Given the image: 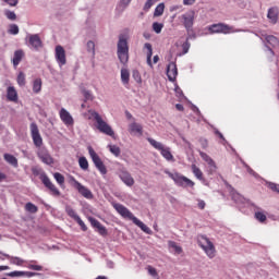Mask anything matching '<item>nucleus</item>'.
I'll use <instances>...</instances> for the list:
<instances>
[{"label":"nucleus","mask_w":279,"mask_h":279,"mask_svg":"<svg viewBox=\"0 0 279 279\" xmlns=\"http://www.w3.org/2000/svg\"><path fill=\"white\" fill-rule=\"evenodd\" d=\"M113 208L114 210H117V213H119V215H121V217H123V219H129L130 221H133V223L137 226V228H141V230L145 232V234H151V229H149V227H147L143 223V221L136 218L134 214H132V211L128 209V207L123 206L122 204L114 203Z\"/></svg>","instance_id":"f257e3e1"},{"label":"nucleus","mask_w":279,"mask_h":279,"mask_svg":"<svg viewBox=\"0 0 279 279\" xmlns=\"http://www.w3.org/2000/svg\"><path fill=\"white\" fill-rule=\"evenodd\" d=\"M32 173L35 177H39V180H41L44 186L48 189V191H50L51 195H53L54 197H60V190H58L56 184L51 182V179H49L47 173H45V171L41 170L40 167L34 166L32 168Z\"/></svg>","instance_id":"f03ea898"},{"label":"nucleus","mask_w":279,"mask_h":279,"mask_svg":"<svg viewBox=\"0 0 279 279\" xmlns=\"http://www.w3.org/2000/svg\"><path fill=\"white\" fill-rule=\"evenodd\" d=\"M117 56L123 66L130 62V46L128 45V37L123 34L119 36Z\"/></svg>","instance_id":"7ed1b4c3"},{"label":"nucleus","mask_w":279,"mask_h":279,"mask_svg":"<svg viewBox=\"0 0 279 279\" xmlns=\"http://www.w3.org/2000/svg\"><path fill=\"white\" fill-rule=\"evenodd\" d=\"M90 117L96 121V128L98 131L101 132V134H106L107 136H114V131L112 130V126L108 124L106 121H104V118L99 114L97 111H89Z\"/></svg>","instance_id":"20e7f679"},{"label":"nucleus","mask_w":279,"mask_h":279,"mask_svg":"<svg viewBox=\"0 0 279 279\" xmlns=\"http://www.w3.org/2000/svg\"><path fill=\"white\" fill-rule=\"evenodd\" d=\"M181 25H183L185 32L191 34L193 32V25H195V11L190 10L179 16Z\"/></svg>","instance_id":"39448f33"},{"label":"nucleus","mask_w":279,"mask_h":279,"mask_svg":"<svg viewBox=\"0 0 279 279\" xmlns=\"http://www.w3.org/2000/svg\"><path fill=\"white\" fill-rule=\"evenodd\" d=\"M165 173L171 179L173 180V182L178 185V186H190L191 189H193V186H195V182H193L191 179L180 174L179 172H171L169 170H165Z\"/></svg>","instance_id":"423d86ee"},{"label":"nucleus","mask_w":279,"mask_h":279,"mask_svg":"<svg viewBox=\"0 0 279 279\" xmlns=\"http://www.w3.org/2000/svg\"><path fill=\"white\" fill-rule=\"evenodd\" d=\"M147 141L149 142V145H151V147H154V149H157L158 151H160L161 156L163 158H166L168 161H173V154H171V148L169 147H165V144L148 137Z\"/></svg>","instance_id":"0eeeda50"},{"label":"nucleus","mask_w":279,"mask_h":279,"mask_svg":"<svg viewBox=\"0 0 279 279\" xmlns=\"http://www.w3.org/2000/svg\"><path fill=\"white\" fill-rule=\"evenodd\" d=\"M197 242L199 247L204 250L208 258H215V244H213L211 241L208 238H206V235H199L197 238Z\"/></svg>","instance_id":"6e6552de"},{"label":"nucleus","mask_w":279,"mask_h":279,"mask_svg":"<svg viewBox=\"0 0 279 279\" xmlns=\"http://www.w3.org/2000/svg\"><path fill=\"white\" fill-rule=\"evenodd\" d=\"M70 182L72 186H74L76 191L80 193V195L85 197V199H93V192L88 187L82 185V183H80V181H77L75 177H71Z\"/></svg>","instance_id":"1a4fd4ad"},{"label":"nucleus","mask_w":279,"mask_h":279,"mask_svg":"<svg viewBox=\"0 0 279 279\" xmlns=\"http://www.w3.org/2000/svg\"><path fill=\"white\" fill-rule=\"evenodd\" d=\"M208 31L210 34H234V27L223 23L213 24Z\"/></svg>","instance_id":"9d476101"},{"label":"nucleus","mask_w":279,"mask_h":279,"mask_svg":"<svg viewBox=\"0 0 279 279\" xmlns=\"http://www.w3.org/2000/svg\"><path fill=\"white\" fill-rule=\"evenodd\" d=\"M31 136L33 138V143L35 147L39 149L43 147V136H40V131L38 130V124L31 123Z\"/></svg>","instance_id":"9b49d317"},{"label":"nucleus","mask_w":279,"mask_h":279,"mask_svg":"<svg viewBox=\"0 0 279 279\" xmlns=\"http://www.w3.org/2000/svg\"><path fill=\"white\" fill-rule=\"evenodd\" d=\"M54 58L59 66H64L66 64V50L62 46H56Z\"/></svg>","instance_id":"f8f14e48"},{"label":"nucleus","mask_w":279,"mask_h":279,"mask_svg":"<svg viewBox=\"0 0 279 279\" xmlns=\"http://www.w3.org/2000/svg\"><path fill=\"white\" fill-rule=\"evenodd\" d=\"M37 157L41 162H44V165H53V157H51V154H49V150L45 147L38 148Z\"/></svg>","instance_id":"ddd939ff"},{"label":"nucleus","mask_w":279,"mask_h":279,"mask_svg":"<svg viewBox=\"0 0 279 279\" xmlns=\"http://www.w3.org/2000/svg\"><path fill=\"white\" fill-rule=\"evenodd\" d=\"M167 75L170 82H175L178 77V65L175 62H170L167 66Z\"/></svg>","instance_id":"4468645a"},{"label":"nucleus","mask_w":279,"mask_h":279,"mask_svg":"<svg viewBox=\"0 0 279 279\" xmlns=\"http://www.w3.org/2000/svg\"><path fill=\"white\" fill-rule=\"evenodd\" d=\"M61 121L64 123V125H73L74 120L73 116L66 111V109L62 108L59 112Z\"/></svg>","instance_id":"2eb2a0df"},{"label":"nucleus","mask_w":279,"mask_h":279,"mask_svg":"<svg viewBox=\"0 0 279 279\" xmlns=\"http://www.w3.org/2000/svg\"><path fill=\"white\" fill-rule=\"evenodd\" d=\"M119 178L126 186H134V178H132L130 172L121 171Z\"/></svg>","instance_id":"dca6fc26"},{"label":"nucleus","mask_w":279,"mask_h":279,"mask_svg":"<svg viewBox=\"0 0 279 279\" xmlns=\"http://www.w3.org/2000/svg\"><path fill=\"white\" fill-rule=\"evenodd\" d=\"M28 43L33 49H36V51L39 50L40 47H43V40H40V36L38 35H31Z\"/></svg>","instance_id":"f3484780"},{"label":"nucleus","mask_w":279,"mask_h":279,"mask_svg":"<svg viewBox=\"0 0 279 279\" xmlns=\"http://www.w3.org/2000/svg\"><path fill=\"white\" fill-rule=\"evenodd\" d=\"M278 8L272 7L268 10V14H267V19H269L270 23H272V25H276V23H278Z\"/></svg>","instance_id":"a211bd4d"},{"label":"nucleus","mask_w":279,"mask_h":279,"mask_svg":"<svg viewBox=\"0 0 279 279\" xmlns=\"http://www.w3.org/2000/svg\"><path fill=\"white\" fill-rule=\"evenodd\" d=\"M7 98L9 101H19V93L16 92V88H14V86L8 87Z\"/></svg>","instance_id":"6ab92c4d"},{"label":"nucleus","mask_w":279,"mask_h":279,"mask_svg":"<svg viewBox=\"0 0 279 279\" xmlns=\"http://www.w3.org/2000/svg\"><path fill=\"white\" fill-rule=\"evenodd\" d=\"M23 58H25V52H23V50H16L14 52L12 62L15 69L16 66H19V64H21V61L23 60Z\"/></svg>","instance_id":"aec40b11"},{"label":"nucleus","mask_w":279,"mask_h":279,"mask_svg":"<svg viewBox=\"0 0 279 279\" xmlns=\"http://www.w3.org/2000/svg\"><path fill=\"white\" fill-rule=\"evenodd\" d=\"M88 154L95 165V167L101 165L104 161L101 160V158L99 157V155H97V153L95 151V149H93L90 146H88Z\"/></svg>","instance_id":"412c9836"},{"label":"nucleus","mask_w":279,"mask_h":279,"mask_svg":"<svg viewBox=\"0 0 279 279\" xmlns=\"http://www.w3.org/2000/svg\"><path fill=\"white\" fill-rule=\"evenodd\" d=\"M144 49H146V56H147V59H146V62L148 64V66H154V64L151 63V56H154V48L151 47V44L149 43H146L144 45Z\"/></svg>","instance_id":"4be33fe9"},{"label":"nucleus","mask_w":279,"mask_h":279,"mask_svg":"<svg viewBox=\"0 0 279 279\" xmlns=\"http://www.w3.org/2000/svg\"><path fill=\"white\" fill-rule=\"evenodd\" d=\"M129 132L130 134H140V136L143 135V126L136 122H133L129 125Z\"/></svg>","instance_id":"5701e85b"},{"label":"nucleus","mask_w":279,"mask_h":279,"mask_svg":"<svg viewBox=\"0 0 279 279\" xmlns=\"http://www.w3.org/2000/svg\"><path fill=\"white\" fill-rule=\"evenodd\" d=\"M0 255H2L4 258H8L12 265L21 266L23 263H25V260L21 259V257L10 256L9 254L2 252H0Z\"/></svg>","instance_id":"b1692460"},{"label":"nucleus","mask_w":279,"mask_h":279,"mask_svg":"<svg viewBox=\"0 0 279 279\" xmlns=\"http://www.w3.org/2000/svg\"><path fill=\"white\" fill-rule=\"evenodd\" d=\"M264 40H266L267 45H270V47H278L279 40L278 37L274 35H263Z\"/></svg>","instance_id":"393cba45"},{"label":"nucleus","mask_w":279,"mask_h":279,"mask_svg":"<svg viewBox=\"0 0 279 279\" xmlns=\"http://www.w3.org/2000/svg\"><path fill=\"white\" fill-rule=\"evenodd\" d=\"M192 173L195 175L196 180L204 181V172H202V169L197 167V165L193 163L191 166Z\"/></svg>","instance_id":"a878e982"},{"label":"nucleus","mask_w":279,"mask_h":279,"mask_svg":"<svg viewBox=\"0 0 279 279\" xmlns=\"http://www.w3.org/2000/svg\"><path fill=\"white\" fill-rule=\"evenodd\" d=\"M121 82L124 85L130 84V70H128L126 68L121 69Z\"/></svg>","instance_id":"bb28decb"},{"label":"nucleus","mask_w":279,"mask_h":279,"mask_svg":"<svg viewBox=\"0 0 279 279\" xmlns=\"http://www.w3.org/2000/svg\"><path fill=\"white\" fill-rule=\"evenodd\" d=\"M43 90V80L41 78H35L33 82V93L35 95H38Z\"/></svg>","instance_id":"cd10ccee"},{"label":"nucleus","mask_w":279,"mask_h":279,"mask_svg":"<svg viewBox=\"0 0 279 279\" xmlns=\"http://www.w3.org/2000/svg\"><path fill=\"white\" fill-rule=\"evenodd\" d=\"M4 160L9 162V165H12V167H19V159H16L14 155L4 154Z\"/></svg>","instance_id":"c85d7f7f"},{"label":"nucleus","mask_w":279,"mask_h":279,"mask_svg":"<svg viewBox=\"0 0 279 279\" xmlns=\"http://www.w3.org/2000/svg\"><path fill=\"white\" fill-rule=\"evenodd\" d=\"M201 158H203V160H205V162H207V165H209V167H217L215 166V160H213V158H210V156H208V154L206 153H199Z\"/></svg>","instance_id":"c756f323"},{"label":"nucleus","mask_w":279,"mask_h":279,"mask_svg":"<svg viewBox=\"0 0 279 279\" xmlns=\"http://www.w3.org/2000/svg\"><path fill=\"white\" fill-rule=\"evenodd\" d=\"M25 210H26V213L36 215V213H38V206L34 205L33 203H26Z\"/></svg>","instance_id":"7c9ffc66"},{"label":"nucleus","mask_w":279,"mask_h":279,"mask_svg":"<svg viewBox=\"0 0 279 279\" xmlns=\"http://www.w3.org/2000/svg\"><path fill=\"white\" fill-rule=\"evenodd\" d=\"M65 213L71 217V219H74V221H76V219H80V216L71 206L65 207Z\"/></svg>","instance_id":"2f4dec72"},{"label":"nucleus","mask_w":279,"mask_h":279,"mask_svg":"<svg viewBox=\"0 0 279 279\" xmlns=\"http://www.w3.org/2000/svg\"><path fill=\"white\" fill-rule=\"evenodd\" d=\"M53 178L56 182L59 184V186H64V175L60 172L53 173Z\"/></svg>","instance_id":"473e14b6"},{"label":"nucleus","mask_w":279,"mask_h":279,"mask_svg":"<svg viewBox=\"0 0 279 279\" xmlns=\"http://www.w3.org/2000/svg\"><path fill=\"white\" fill-rule=\"evenodd\" d=\"M165 14V3H159L154 12V16H162Z\"/></svg>","instance_id":"72a5a7b5"},{"label":"nucleus","mask_w":279,"mask_h":279,"mask_svg":"<svg viewBox=\"0 0 279 279\" xmlns=\"http://www.w3.org/2000/svg\"><path fill=\"white\" fill-rule=\"evenodd\" d=\"M108 148H109V151H111V154H113V156H117V157L121 156V148L119 146L109 145Z\"/></svg>","instance_id":"f704fd0d"},{"label":"nucleus","mask_w":279,"mask_h":279,"mask_svg":"<svg viewBox=\"0 0 279 279\" xmlns=\"http://www.w3.org/2000/svg\"><path fill=\"white\" fill-rule=\"evenodd\" d=\"M255 219H257L259 223H265L267 221V216L263 211H256Z\"/></svg>","instance_id":"c9c22d12"},{"label":"nucleus","mask_w":279,"mask_h":279,"mask_svg":"<svg viewBox=\"0 0 279 279\" xmlns=\"http://www.w3.org/2000/svg\"><path fill=\"white\" fill-rule=\"evenodd\" d=\"M78 165H80L81 169H83V171L88 170V159H86V157H81L78 159Z\"/></svg>","instance_id":"e433bc0d"},{"label":"nucleus","mask_w":279,"mask_h":279,"mask_svg":"<svg viewBox=\"0 0 279 279\" xmlns=\"http://www.w3.org/2000/svg\"><path fill=\"white\" fill-rule=\"evenodd\" d=\"M168 245H169V247H171L172 250H174V252H175L177 254H182V248H181V246L178 245V243H175V242H173V241H169V242H168Z\"/></svg>","instance_id":"4c0bfd02"},{"label":"nucleus","mask_w":279,"mask_h":279,"mask_svg":"<svg viewBox=\"0 0 279 279\" xmlns=\"http://www.w3.org/2000/svg\"><path fill=\"white\" fill-rule=\"evenodd\" d=\"M16 82H17L19 86H25V84L27 83L25 81V73L20 72L17 75V78H16Z\"/></svg>","instance_id":"58836bf2"},{"label":"nucleus","mask_w":279,"mask_h":279,"mask_svg":"<svg viewBox=\"0 0 279 279\" xmlns=\"http://www.w3.org/2000/svg\"><path fill=\"white\" fill-rule=\"evenodd\" d=\"M165 27L163 24L155 22L153 23V29L156 34H160V32H162V28Z\"/></svg>","instance_id":"ea45409f"},{"label":"nucleus","mask_w":279,"mask_h":279,"mask_svg":"<svg viewBox=\"0 0 279 279\" xmlns=\"http://www.w3.org/2000/svg\"><path fill=\"white\" fill-rule=\"evenodd\" d=\"M132 77L137 84H142L143 78L141 77V72H138V70L133 71Z\"/></svg>","instance_id":"a19ab883"},{"label":"nucleus","mask_w":279,"mask_h":279,"mask_svg":"<svg viewBox=\"0 0 279 279\" xmlns=\"http://www.w3.org/2000/svg\"><path fill=\"white\" fill-rule=\"evenodd\" d=\"M96 231L99 232L101 236H106L108 234V229H106L101 223L97 227Z\"/></svg>","instance_id":"79ce46f5"},{"label":"nucleus","mask_w":279,"mask_h":279,"mask_svg":"<svg viewBox=\"0 0 279 279\" xmlns=\"http://www.w3.org/2000/svg\"><path fill=\"white\" fill-rule=\"evenodd\" d=\"M96 231L99 232L101 236H106L108 234V229H106L101 223L97 227Z\"/></svg>","instance_id":"37998d69"},{"label":"nucleus","mask_w":279,"mask_h":279,"mask_svg":"<svg viewBox=\"0 0 279 279\" xmlns=\"http://www.w3.org/2000/svg\"><path fill=\"white\" fill-rule=\"evenodd\" d=\"M9 33L12 34L13 36H16V34H19V25L11 24L9 26Z\"/></svg>","instance_id":"c03bdc74"},{"label":"nucleus","mask_w":279,"mask_h":279,"mask_svg":"<svg viewBox=\"0 0 279 279\" xmlns=\"http://www.w3.org/2000/svg\"><path fill=\"white\" fill-rule=\"evenodd\" d=\"M82 93L85 101H93V94L90 93V90L83 89Z\"/></svg>","instance_id":"a18cd8bd"},{"label":"nucleus","mask_w":279,"mask_h":279,"mask_svg":"<svg viewBox=\"0 0 279 279\" xmlns=\"http://www.w3.org/2000/svg\"><path fill=\"white\" fill-rule=\"evenodd\" d=\"M96 169H98L101 175H106V173H108V169L106 168V165H104V162L96 166Z\"/></svg>","instance_id":"49530a36"},{"label":"nucleus","mask_w":279,"mask_h":279,"mask_svg":"<svg viewBox=\"0 0 279 279\" xmlns=\"http://www.w3.org/2000/svg\"><path fill=\"white\" fill-rule=\"evenodd\" d=\"M87 51L92 53V56H95V41L87 43Z\"/></svg>","instance_id":"de8ad7c7"},{"label":"nucleus","mask_w":279,"mask_h":279,"mask_svg":"<svg viewBox=\"0 0 279 279\" xmlns=\"http://www.w3.org/2000/svg\"><path fill=\"white\" fill-rule=\"evenodd\" d=\"M5 16L9 21H16V13L14 11H7Z\"/></svg>","instance_id":"09e8293b"},{"label":"nucleus","mask_w":279,"mask_h":279,"mask_svg":"<svg viewBox=\"0 0 279 279\" xmlns=\"http://www.w3.org/2000/svg\"><path fill=\"white\" fill-rule=\"evenodd\" d=\"M75 221L76 223H78L83 232H86V230H88V227H86V223H84V220H82V218H77Z\"/></svg>","instance_id":"8fccbe9b"},{"label":"nucleus","mask_w":279,"mask_h":279,"mask_svg":"<svg viewBox=\"0 0 279 279\" xmlns=\"http://www.w3.org/2000/svg\"><path fill=\"white\" fill-rule=\"evenodd\" d=\"M88 221L90 222V225H92L95 229H97L98 226L101 225V222H99V220H97V219H95V218H93V217H89V218H88Z\"/></svg>","instance_id":"3c124183"},{"label":"nucleus","mask_w":279,"mask_h":279,"mask_svg":"<svg viewBox=\"0 0 279 279\" xmlns=\"http://www.w3.org/2000/svg\"><path fill=\"white\" fill-rule=\"evenodd\" d=\"M28 269H33V271H43V266L40 265H34V264H29Z\"/></svg>","instance_id":"603ef678"},{"label":"nucleus","mask_w":279,"mask_h":279,"mask_svg":"<svg viewBox=\"0 0 279 279\" xmlns=\"http://www.w3.org/2000/svg\"><path fill=\"white\" fill-rule=\"evenodd\" d=\"M8 276H10V278H19V277L23 276V272L22 271H12V272H9Z\"/></svg>","instance_id":"864d4df0"},{"label":"nucleus","mask_w":279,"mask_h":279,"mask_svg":"<svg viewBox=\"0 0 279 279\" xmlns=\"http://www.w3.org/2000/svg\"><path fill=\"white\" fill-rule=\"evenodd\" d=\"M182 49H183V53H189V49H191V44H189V41H185L182 45Z\"/></svg>","instance_id":"5fc2aeb1"},{"label":"nucleus","mask_w":279,"mask_h":279,"mask_svg":"<svg viewBox=\"0 0 279 279\" xmlns=\"http://www.w3.org/2000/svg\"><path fill=\"white\" fill-rule=\"evenodd\" d=\"M148 274H150V276H158V271L156 270V268L148 266Z\"/></svg>","instance_id":"6e6d98bb"},{"label":"nucleus","mask_w":279,"mask_h":279,"mask_svg":"<svg viewBox=\"0 0 279 279\" xmlns=\"http://www.w3.org/2000/svg\"><path fill=\"white\" fill-rule=\"evenodd\" d=\"M3 1L11 7H15L19 4V0H3Z\"/></svg>","instance_id":"4d7b16f0"},{"label":"nucleus","mask_w":279,"mask_h":279,"mask_svg":"<svg viewBox=\"0 0 279 279\" xmlns=\"http://www.w3.org/2000/svg\"><path fill=\"white\" fill-rule=\"evenodd\" d=\"M24 276L27 278H34V276H38V272L24 271Z\"/></svg>","instance_id":"13d9d810"},{"label":"nucleus","mask_w":279,"mask_h":279,"mask_svg":"<svg viewBox=\"0 0 279 279\" xmlns=\"http://www.w3.org/2000/svg\"><path fill=\"white\" fill-rule=\"evenodd\" d=\"M198 208H199L201 210H204V208H206V202H204V201H198Z\"/></svg>","instance_id":"bf43d9fd"},{"label":"nucleus","mask_w":279,"mask_h":279,"mask_svg":"<svg viewBox=\"0 0 279 279\" xmlns=\"http://www.w3.org/2000/svg\"><path fill=\"white\" fill-rule=\"evenodd\" d=\"M175 109L179 110V112H184V106L182 104H177Z\"/></svg>","instance_id":"052dcab7"},{"label":"nucleus","mask_w":279,"mask_h":279,"mask_svg":"<svg viewBox=\"0 0 279 279\" xmlns=\"http://www.w3.org/2000/svg\"><path fill=\"white\" fill-rule=\"evenodd\" d=\"M195 0H183V5H193Z\"/></svg>","instance_id":"680f3d73"},{"label":"nucleus","mask_w":279,"mask_h":279,"mask_svg":"<svg viewBox=\"0 0 279 279\" xmlns=\"http://www.w3.org/2000/svg\"><path fill=\"white\" fill-rule=\"evenodd\" d=\"M129 3H132V0H121V4L124 7V8H128V4Z\"/></svg>","instance_id":"e2e57ef3"},{"label":"nucleus","mask_w":279,"mask_h":279,"mask_svg":"<svg viewBox=\"0 0 279 279\" xmlns=\"http://www.w3.org/2000/svg\"><path fill=\"white\" fill-rule=\"evenodd\" d=\"M159 60H160V57H158V54L154 56L153 58L154 64H158Z\"/></svg>","instance_id":"0e129e2a"},{"label":"nucleus","mask_w":279,"mask_h":279,"mask_svg":"<svg viewBox=\"0 0 279 279\" xmlns=\"http://www.w3.org/2000/svg\"><path fill=\"white\" fill-rule=\"evenodd\" d=\"M7 175L3 172H0V182H3L5 180Z\"/></svg>","instance_id":"69168bd1"},{"label":"nucleus","mask_w":279,"mask_h":279,"mask_svg":"<svg viewBox=\"0 0 279 279\" xmlns=\"http://www.w3.org/2000/svg\"><path fill=\"white\" fill-rule=\"evenodd\" d=\"M216 134L219 136V138L226 141V137H223V134L221 132L217 131Z\"/></svg>","instance_id":"338daca9"},{"label":"nucleus","mask_w":279,"mask_h":279,"mask_svg":"<svg viewBox=\"0 0 279 279\" xmlns=\"http://www.w3.org/2000/svg\"><path fill=\"white\" fill-rule=\"evenodd\" d=\"M7 269H10L9 266H0V271H7Z\"/></svg>","instance_id":"774afa93"}]
</instances>
